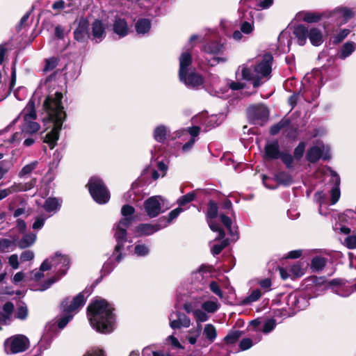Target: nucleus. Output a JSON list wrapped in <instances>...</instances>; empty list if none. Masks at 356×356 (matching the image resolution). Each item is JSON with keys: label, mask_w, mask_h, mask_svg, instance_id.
Segmentation results:
<instances>
[{"label": "nucleus", "mask_w": 356, "mask_h": 356, "mask_svg": "<svg viewBox=\"0 0 356 356\" xmlns=\"http://www.w3.org/2000/svg\"><path fill=\"white\" fill-rule=\"evenodd\" d=\"M307 38L313 46L318 47L323 42L322 31L317 27L308 28Z\"/></svg>", "instance_id": "26"}, {"label": "nucleus", "mask_w": 356, "mask_h": 356, "mask_svg": "<svg viewBox=\"0 0 356 356\" xmlns=\"http://www.w3.org/2000/svg\"><path fill=\"white\" fill-rule=\"evenodd\" d=\"M257 0H241V11L256 10Z\"/></svg>", "instance_id": "45"}, {"label": "nucleus", "mask_w": 356, "mask_h": 356, "mask_svg": "<svg viewBox=\"0 0 356 356\" xmlns=\"http://www.w3.org/2000/svg\"><path fill=\"white\" fill-rule=\"evenodd\" d=\"M261 340V337H257L254 340V343H257ZM254 344L253 341L250 338H244L239 343V348L241 350H246L250 349Z\"/></svg>", "instance_id": "47"}, {"label": "nucleus", "mask_w": 356, "mask_h": 356, "mask_svg": "<svg viewBox=\"0 0 356 356\" xmlns=\"http://www.w3.org/2000/svg\"><path fill=\"white\" fill-rule=\"evenodd\" d=\"M30 347L29 338L24 334H15L6 339L3 343L4 351L8 355L23 353Z\"/></svg>", "instance_id": "9"}, {"label": "nucleus", "mask_w": 356, "mask_h": 356, "mask_svg": "<svg viewBox=\"0 0 356 356\" xmlns=\"http://www.w3.org/2000/svg\"><path fill=\"white\" fill-rule=\"evenodd\" d=\"M287 305L294 310H301L307 306V301L303 297L291 294L287 298Z\"/></svg>", "instance_id": "28"}, {"label": "nucleus", "mask_w": 356, "mask_h": 356, "mask_svg": "<svg viewBox=\"0 0 356 356\" xmlns=\"http://www.w3.org/2000/svg\"><path fill=\"white\" fill-rule=\"evenodd\" d=\"M274 0H257L256 10H263L269 8Z\"/></svg>", "instance_id": "57"}, {"label": "nucleus", "mask_w": 356, "mask_h": 356, "mask_svg": "<svg viewBox=\"0 0 356 356\" xmlns=\"http://www.w3.org/2000/svg\"><path fill=\"white\" fill-rule=\"evenodd\" d=\"M277 140L267 143L265 146V158L267 159H277L281 155Z\"/></svg>", "instance_id": "24"}, {"label": "nucleus", "mask_w": 356, "mask_h": 356, "mask_svg": "<svg viewBox=\"0 0 356 356\" xmlns=\"http://www.w3.org/2000/svg\"><path fill=\"white\" fill-rule=\"evenodd\" d=\"M324 18L331 19L338 26L346 24L355 16L354 10L346 6H337L323 12Z\"/></svg>", "instance_id": "10"}, {"label": "nucleus", "mask_w": 356, "mask_h": 356, "mask_svg": "<svg viewBox=\"0 0 356 356\" xmlns=\"http://www.w3.org/2000/svg\"><path fill=\"white\" fill-rule=\"evenodd\" d=\"M111 304L104 299H97L88 307V318L97 332L108 334L114 330L115 316Z\"/></svg>", "instance_id": "1"}, {"label": "nucleus", "mask_w": 356, "mask_h": 356, "mask_svg": "<svg viewBox=\"0 0 356 356\" xmlns=\"http://www.w3.org/2000/svg\"><path fill=\"white\" fill-rule=\"evenodd\" d=\"M193 316L195 318L196 325L201 324V323L205 322L209 318L205 311L200 309H195Z\"/></svg>", "instance_id": "44"}, {"label": "nucleus", "mask_w": 356, "mask_h": 356, "mask_svg": "<svg viewBox=\"0 0 356 356\" xmlns=\"http://www.w3.org/2000/svg\"><path fill=\"white\" fill-rule=\"evenodd\" d=\"M195 197V194L194 192L189 193L179 197L177 200V202L179 206H183L194 200Z\"/></svg>", "instance_id": "53"}, {"label": "nucleus", "mask_w": 356, "mask_h": 356, "mask_svg": "<svg viewBox=\"0 0 356 356\" xmlns=\"http://www.w3.org/2000/svg\"><path fill=\"white\" fill-rule=\"evenodd\" d=\"M37 236L34 233L24 234L18 241V247L24 249L32 245L36 241Z\"/></svg>", "instance_id": "35"}, {"label": "nucleus", "mask_w": 356, "mask_h": 356, "mask_svg": "<svg viewBox=\"0 0 356 356\" xmlns=\"http://www.w3.org/2000/svg\"><path fill=\"white\" fill-rule=\"evenodd\" d=\"M76 22L77 26L74 31V38L79 42L84 43L90 37L88 33V22L83 17L80 18Z\"/></svg>", "instance_id": "17"}, {"label": "nucleus", "mask_w": 356, "mask_h": 356, "mask_svg": "<svg viewBox=\"0 0 356 356\" xmlns=\"http://www.w3.org/2000/svg\"><path fill=\"white\" fill-rule=\"evenodd\" d=\"M192 57L190 53L183 52L179 56V76L181 82L190 88H197L203 84L201 75L192 70Z\"/></svg>", "instance_id": "5"}, {"label": "nucleus", "mask_w": 356, "mask_h": 356, "mask_svg": "<svg viewBox=\"0 0 356 356\" xmlns=\"http://www.w3.org/2000/svg\"><path fill=\"white\" fill-rule=\"evenodd\" d=\"M165 200L160 195L152 196L144 202V208L147 216L150 218L157 216L161 211V205Z\"/></svg>", "instance_id": "13"}, {"label": "nucleus", "mask_w": 356, "mask_h": 356, "mask_svg": "<svg viewBox=\"0 0 356 356\" xmlns=\"http://www.w3.org/2000/svg\"><path fill=\"white\" fill-rule=\"evenodd\" d=\"M327 264V259L321 256H316L312 259L311 268L314 272L321 271Z\"/></svg>", "instance_id": "36"}, {"label": "nucleus", "mask_w": 356, "mask_h": 356, "mask_svg": "<svg viewBox=\"0 0 356 356\" xmlns=\"http://www.w3.org/2000/svg\"><path fill=\"white\" fill-rule=\"evenodd\" d=\"M345 244L348 249H355L356 248V236H348L345 239Z\"/></svg>", "instance_id": "64"}, {"label": "nucleus", "mask_w": 356, "mask_h": 356, "mask_svg": "<svg viewBox=\"0 0 356 356\" xmlns=\"http://www.w3.org/2000/svg\"><path fill=\"white\" fill-rule=\"evenodd\" d=\"M203 334L206 339L210 342H213L217 337V331L213 325L206 324L203 330Z\"/></svg>", "instance_id": "39"}, {"label": "nucleus", "mask_w": 356, "mask_h": 356, "mask_svg": "<svg viewBox=\"0 0 356 356\" xmlns=\"http://www.w3.org/2000/svg\"><path fill=\"white\" fill-rule=\"evenodd\" d=\"M305 149V143L304 142L300 143L294 150V158L297 160H300L303 156Z\"/></svg>", "instance_id": "59"}, {"label": "nucleus", "mask_w": 356, "mask_h": 356, "mask_svg": "<svg viewBox=\"0 0 356 356\" xmlns=\"http://www.w3.org/2000/svg\"><path fill=\"white\" fill-rule=\"evenodd\" d=\"M220 307L217 301L208 300L202 304V309L209 313H214Z\"/></svg>", "instance_id": "43"}, {"label": "nucleus", "mask_w": 356, "mask_h": 356, "mask_svg": "<svg viewBox=\"0 0 356 356\" xmlns=\"http://www.w3.org/2000/svg\"><path fill=\"white\" fill-rule=\"evenodd\" d=\"M280 159H281L282 161L286 165L287 168H293L294 158L291 154L287 152H282Z\"/></svg>", "instance_id": "50"}, {"label": "nucleus", "mask_w": 356, "mask_h": 356, "mask_svg": "<svg viewBox=\"0 0 356 356\" xmlns=\"http://www.w3.org/2000/svg\"><path fill=\"white\" fill-rule=\"evenodd\" d=\"M223 45L217 42H211L204 47V51L210 54H218L222 51Z\"/></svg>", "instance_id": "38"}, {"label": "nucleus", "mask_w": 356, "mask_h": 356, "mask_svg": "<svg viewBox=\"0 0 356 356\" xmlns=\"http://www.w3.org/2000/svg\"><path fill=\"white\" fill-rule=\"evenodd\" d=\"M293 35H295L299 45H305L307 42L308 35V27H306L302 24L296 26L293 30Z\"/></svg>", "instance_id": "32"}, {"label": "nucleus", "mask_w": 356, "mask_h": 356, "mask_svg": "<svg viewBox=\"0 0 356 356\" xmlns=\"http://www.w3.org/2000/svg\"><path fill=\"white\" fill-rule=\"evenodd\" d=\"M38 161H33L25 165L18 173V177L21 179L28 177L38 167Z\"/></svg>", "instance_id": "37"}, {"label": "nucleus", "mask_w": 356, "mask_h": 356, "mask_svg": "<svg viewBox=\"0 0 356 356\" xmlns=\"http://www.w3.org/2000/svg\"><path fill=\"white\" fill-rule=\"evenodd\" d=\"M261 295L262 293L260 290L254 289L250 293V295L242 300L241 303L243 305H251L253 302L259 300L261 297Z\"/></svg>", "instance_id": "40"}, {"label": "nucleus", "mask_w": 356, "mask_h": 356, "mask_svg": "<svg viewBox=\"0 0 356 356\" xmlns=\"http://www.w3.org/2000/svg\"><path fill=\"white\" fill-rule=\"evenodd\" d=\"M51 263V269L54 268L55 276L48 279L40 287L35 289L38 291H44L49 289L54 283L66 274L70 266V260L68 256L56 252L54 256L48 258Z\"/></svg>", "instance_id": "6"}, {"label": "nucleus", "mask_w": 356, "mask_h": 356, "mask_svg": "<svg viewBox=\"0 0 356 356\" xmlns=\"http://www.w3.org/2000/svg\"><path fill=\"white\" fill-rule=\"evenodd\" d=\"M228 245V242L227 240H223L220 244H215L211 248V252L213 255H217L220 253V252Z\"/></svg>", "instance_id": "58"}, {"label": "nucleus", "mask_w": 356, "mask_h": 356, "mask_svg": "<svg viewBox=\"0 0 356 356\" xmlns=\"http://www.w3.org/2000/svg\"><path fill=\"white\" fill-rule=\"evenodd\" d=\"M327 170L330 173L331 181L334 184L330 191L331 204H335L339 201L341 196L339 188L341 180L339 175L335 171L332 170L330 168H328Z\"/></svg>", "instance_id": "20"}, {"label": "nucleus", "mask_w": 356, "mask_h": 356, "mask_svg": "<svg viewBox=\"0 0 356 356\" xmlns=\"http://www.w3.org/2000/svg\"><path fill=\"white\" fill-rule=\"evenodd\" d=\"M290 123V121L288 119H282L278 123L273 125L270 127V133L271 135L277 134L280 130H282L285 127L288 126Z\"/></svg>", "instance_id": "46"}, {"label": "nucleus", "mask_w": 356, "mask_h": 356, "mask_svg": "<svg viewBox=\"0 0 356 356\" xmlns=\"http://www.w3.org/2000/svg\"><path fill=\"white\" fill-rule=\"evenodd\" d=\"M91 39L97 43L102 42L106 36V26L99 19H95L91 24Z\"/></svg>", "instance_id": "21"}, {"label": "nucleus", "mask_w": 356, "mask_h": 356, "mask_svg": "<svg viewBox=\"0 0 356 356\" xmlns=\"http://www.w3.org/2000/svg\"><path fill=\"white\" fill-rule=\"evenodd\" d=\"M47 220V218L44 216H40L35 218V221L32 225V228L35 230H38L42 229V227L44 225V222Z\"/></svg>", "instance_id": "60"}, {"label": "nucleus", "mask_w": 356, "mask_h": 356, "mask_svg": "<svg viewBox=\"0 0 356 356\" xmlns=\"http://www.w3.org/2000/svg\"><path fill=\"white\" fill-rule=\"evenodd\" d=\"M51 269V263L49 262V259H45L42 264L40 265V269L38 270H33L31 273V277L35 281H39L42 277H44V272L49 270Z\"/></svg>", "instance_id": "34"}, {"label": "nucleus", "mask_w": 356, "mask_h": 356, "mask_svg": "<svg viewBox=\"0 0 356 356\" xmlns=\"http://www.w3.org/2000/svg\"><path fill=\"white\" fill-rule=\"evenodd\" d=\"M88 187L93 200L98 204H106L110 200V193L103 181L97 177L90 179Z\"/></svg>", "instance_id": "8"}, {"label": "nucleus", "mask_w": 356, "mask_h": 356, "mask_svg": "<svg viewBox=\"0 0 356 356\" xmlns=\"http://www.w3.org/2000/svg\"><path fill=\"white\" fill-rule=\"evenodd\" d=\"M299 20H302L307 23H314L319 22L324 18L323 12L321 14L314 12H300L297 15Z\"/></svg>", "instance_id": "33"}, {"label": "nucleus", "mask_w": 356, "mask_h": 356, "mask_svg": "<svg viewBox=\"0 0 356 356\" xmlns=\"http://www.w3.org/2000/svg\"><path fill=\"white\" fill-rule=\"evenodd\" d=\"M170 326L172 329L188 327L191 325V320L185 314L180 312H175L169 316Z\"/></svg>", "instance_id": "19"}, {"label": "nucleus", "mask_w": 356, "mask_h": 356, "mask_svg": "<svg viewBox=\"0 0 356 356\" xmlns=\"http://www.w3.org/2000/svg\"><path fill=\"white\" fill-rule=\"evenodd\" d=\"M134 252L138 257H145L149 252V248L145 244H137L134 248Z\"/></svg>", "instance_id": "51"}, {"label": "nucleus", "mask_w": 356, "mask_h": 356, "mask_svg": "<svg viewBox=\"0 0 356 356\" xmlns=\"http://www.w3.org/2000/svg\"><path fill=\"white\" fill-rule=\"evenodd\" d=\"M62 200L57 197H48L43 204V209L49 216L56 213L60 209Z\"/></svg>", "instance_id": "22"}, {"label": "nucleus", "mask_w": 356, "mask_h": 356, "mask_svg": "<svg viewBox=\"0 0 356 356\" xmlns=\"http://www.w3.org/2000/svg\"><path fill=\"white\" fill-rule=\"evenodd\" d=\"M254 29L252 10L240 11V31H235L232 37L235 40H240L243 38V33L251 34Z\"/></svg>", "instance_id": "11"}, {"label": "nucleus", "mask_w": 356, "mask_h": 356, "mask_svg": "<svg viewBox=\"0 0 356 356\" xmlns=\"http://www.w3.org/2000/svg\"><path fill=\"white\" fill-rule=\"evenodd\" d=\"M273 60V56L270 54H266L254 66L253 70L252 69V65H250L248 63L240 66L238 71H241L242 79L246 81H252L254 88L259 87L264 83L263 79L267 80L270 79Z\"/></svg>", "instance_id": "3"}, {"label": "nucleus", "mask_w": 356, "mask_h": 356, "mask_svg": "<svg viewBox=\"0 0 356 356\" xmlns=\"http://www.w3.org/2000/svg\"><path fill=\"white\" fill-rule=\"evenodd\" d=\"M86 302V299L83 293H80L72 299L66 298L62 304V308L65 313H70L78 311Z\"/></svg>", "instance_id": "15"}, {"label": "nucleus", "mask_w": 356, "mask_h": 356, "mask_svg": "<svg viewBox=\"0 0 356 356\" xmlns=\"http://www.w3.org/2000/svg\"><path fill=\"white\" fill-rule=\"evenodd\" d=\"M220 219L227 229L229 231L230 235L234 237L236 231L234 230L232 227V220L228 216L224 214H220Z\"/></svg>", "instance_id": "49"}, {"label": "nucleus", "mask_w": 356, "mask_h": 356, "mask_svg": "<svg viewBox=\"0 0 356 356\" xmlns=\"http://www.w3.org/2000/svg\"><path fill=\"white\" fill-rule=\"evenodd\" d=\"M330 148L328 145L320 142L307 151L306 158L311 163H315L321 158L327 160L330 159Z\"/></svg>", "instance_id": "12"}, {"label": "nucleus", "mask_w": 356, "mask_h": 356, "mask_svg": "<svg viewBox=\"0 0 356 356\" xmlns=\"http://www.w3.org/2000/svg\"><path fill=\"white\" fill-rule=\"evenodd\" d=\"M356 50V43L353 41H347L341 47L338 51V57L341 60L348 58Z\"/></svg>", "instance_id": "31"}, {"label": "nucleus", "mask_w": 356, "mask_h": 356, "mask_svg": "<svg viewBox=\"0 0 356 356\" xmlns=\"http://www.w3.org/2000/svg\"><path fill=\"white\" fill-rule=\"evenodd\" d=\"M290 271L295 277H300L305 273L304 268L299 264L293 265L290 268Z\"/></svg>", "instance_id": "63"}, {"label": "nucleus", "mask_w": 356, "mask_h": 356, "mask_svg": "<svg viewBox=\"0 0 356 356\" xmlns=\"http://www.w3.org/2000/svg\"><path fill=\"white\" fill-rule=\"evenodd\" d=\"M63 94L56 92L54 95H49L44 102V108L46 110L49 118L54 122L51 131L47 134L44 142L48 143L50 148L53 149L59 138V132L62 128L63 122L65 118V113L61 104Z\"/></svg>", "instance_id": "2"}, {"label": "nucleus", "mask_w": 356, "mask_h": 356, "mask_svg": "<svg viewBox=\"0 0 356 356\" xmlns=\"http://www.w3.org/2000/svg\"><path fill=\"white\" fill-rule=\"evenodd\" d=\"M183 211V209L180 207H178L172 211H171L169 214L168 217L166 221L161 220V224L166 223L167 226L174 220L175 219L181 212Z\"/></svg>", "instance_id": "52"}, {"label": "nucleus", "mask_w": 356, "mask_h": 356, "mask_svg": "<svg viewBox=\"0 0 356 356\" xmlns=\"http://www.w3.org/2000/svg\"><path fill=\"white\" fill-rule=\"evenodd\" d=\"M113 31L120 38L125 37L129 33L127 22L124 19L116 18L113 24Z\"/></svg>", "instance_id": "27"}, {"label": "nucleus", "mask_w": 356, "mask_h": 356, "mask_svg": "<svg viewBox=\"0 0 356 356\" xmlns=\"http://www.w3.org/2000/svg\"><path fill=\"white\" fill-rule=\"evenodd\" d=\"M73 316L70 314L69 313H65V314L60 317L58 321V326L59 328L63 329L65 327V325L72 320Z\"/></svg>", "instance_id": "61"}, {"label": "nucleus", "mask_w": 356, "mask_h": 356, "mask_svg": "<svg viewBox=\"0 0 356 356\" xmlns=\"http://www.w3.org/2000/svg\"><path fill=\"white\" fill-rule=\"evenodd\" d=\"M167 227V224H161V222L150 224L142 223L135 228V234L138 236H149L158 232L162 228Z\"/></svg>", "instance_id": "18"}, {"label": "nucleus", "mask_w": 356, "mask_h": 356, "mask_svg": "<svg viewBox=\"0 0 356 356\" xmlns=\"http://www.w3.org/2000/svg\"><path fill=\"white\" fill-rule=\"evenodd\" d=\"M241 334L240 331L232 332L225 337V341L227 343H234L239 339Z\"/></svg>", "instance_id": "56"}, {"label": "nucleus", "mask_w": 356, "mask_h": 356, "mask_svg": "<svg viewBox=\"0 0 356 356\" xmlns=\"http://www.w3.org/2000/svg\"><path fill=\"white\" fill-rule=\"evenodd\" d=\"M314 199L320 204L319 213L324 215L325 213H323L322 207L326 200L325 194L323 191H318L314 194Z\"/></svg>", "instance_id": "54"}, {"label": "nucleus", "mask_w": 356, "mask_h": 356, "mask_svg": "<svg viewBox=\"0 0 356 356\" xmlns=\"http://www.w3.org/2000/svg\"><path fill=\"white\" fill-rule=\"evenodd\" d=\"M218 215V207L214 202H211L207 211V222L210 229L213 231L218 232V236L216 239L220 240L225 236L224 231L220 227V226L215 222L213 219Z\"/></svg>", "instance_id": "14"}, {"label": "nucleus", "mask_w": 356, "mask_h": 356, "mask_svg": "<svg viewBox=\"0 0 356 356\" xmlns=\"http://www.w3.org/2000/svg\"><path fill=\"white\" fill-rule=\"evenodd\" d=\"M152 28V22L149 19L140 18L135 23V29L138 35H146L149 34Z\"/></svg>", "instance_id": "29"}, {"label": "nucleus", "mask_w": 356, "mask_h": 356, "mask_svg": "<svg viewBox=\"0 0 356 356\" xmlns=\"http://www.w3.org/2000/svg\"><path fill=\"white\" fill-rule=\"evenodd\" d=\"M249 115L252 116L254 119L266 120L269 115V111L267 107L263 104L251 106L248 109Z\"/></svg>", "instance_id": "23"}, {"label": "nucleus", "mask_w": 356, "mask_h": 356, "mask_svg": "<svg viewBox=\"0 0 356 356\" xmlns=\"http://www.w3.org/2000/svg\"><path fill=\"white\" fill-rule=\"evenodd\" d=\"M36 179H32L29 182L14 184L8 188L0 190V200L6 198L13 193L29 191L34 187Z\"/></svg>", "instance_id": "16"}, {"label": "nucleus", "mask_w": 356, "mask_h": 356, "mask_svg": "<svg viewBox=\"0 0 356 356\" xmlns=\"http://www.w3.org/2000/svg\"><path fill=\"white\" fill-rule=\"evenodd\" d=\"M202 330V324L196 325V327L188 331L189 335L187 337L188 341L193 345L197 342Z\"/></svg>", "instance_id": "41"}, {"label": "nucleus", "mask_w": 356, "mask_h": 356, "mask_svg": "<svg viewBox=\"0 0 356 356\" xmlns=\"http://www.w3.org/2000/svg\"><path fill=\"white\" fill-rule=\"evenodd\" d=\"M37 115L35 109L34 102L30 101L19 115L13 121L15 124L19 119H22L20 129L22 133L33 134L37 133L40 125L36 122Z\"/></svg>", "instance_id": "7"}, {"label": "nucleus", "mask_w": 356, "mask_h": 356, "mask_svg": "<svg viewBox=\"0 0 356 356\" xmlns=\"http://www.w3.org/2000/svg\"><path fill=\"white\" fill-rule=\"evenodd\" d=\"M170 130L165 125L160 124L156 127L153 131V137L159 143H164L170 136Z\"/></svg>", "instance_id": "30"}, {"label": "nucleus", "mask_w": 356, "mask_h": 356, "mask_svg": "<svg viewBox=\"0 0 356 356\" xmlns=\"http://www.w3.org/2000/svg\"><path fill=\"white\" fill-rule=\"evenodd\" d=\"M277 181L283 185H289L293 182V179L291 175L285 172H280L276 175Z\"/></svg>", "instance_id": "48"}, {"label": "nucleus", "mask_w": 356, "mask_h": 356, "mask_svg": "<svg viewBox=\"0 0 356 356\" xmlns=\"http://www.w3.org/2000/svg\"><path fill=\"white\" fill-rule=\"evenodd\" d=\"M135 209L132 206L126 204L121 209V213L123 216L119 222L114 227V237L117 242L113 253L111 259L115 260L119 263L122 257V250L124 243L127 242V228L131 224L134 220V213Z\"/></svg>", "instance_id": "4"}, {"label": "nucleus", "mask_w": 356, "mask_h": 356, "mask_svg": "<svg viewBox=\"0 0 356 356\" xmlns=\"http://www.w3.org/2000/svg\"><path fill=\"white\" fill-rule=\"evenodd\" d=\"M350 33V30L348 29H341L339 32L333 34L331 38L332 43L337 44L342 42Z\"/></svg>", "instance_id": "42"}, {"label": "nucleus", "mask_w": 356, "mask_h": 356, "mask_svg": "<svg viewBox=\"0 0 356 356\" xmlns=\"http://www.w3.org/2000/svg\"><path fill=\"white\" fill-rule=\"evenodd\" d=\"M291 37L287 31H283L278 37V49L281 53H287L290 50Z\"/></svg>", "instance_id": "25"}, {"label": "nucleus", "mask_w": 356, "mask_h": 356, "mask_svg": "<svg viewBox=\"0 0 356 356\" xmlns=\"http://www.w3.org/2000/svg\"><path fill=\"white\" fill-rule=\"evenodd\" d=\"M13 242L7 238H0V252H9Z\"/></svg>", "instance_id": "62"}, {"label": "nucleus", "mask_w": 356, "mask_h": 356, "mask_svg": "<svg viewBox=\"0 0 356 356\" xmlns=\"http://www.w3.org/2000/svg\"><path fill=\"white\" fill-rule=\"evenodd\" d=\"M275 326H276L275 320L273 318H270V319L267 320L266 321H265V323H264L262 331L264 333H266V334L269 333L272 330H274Z\"/></svg>", "instance_id": "55"}]
</instances>
